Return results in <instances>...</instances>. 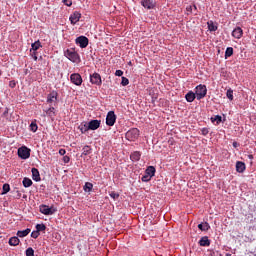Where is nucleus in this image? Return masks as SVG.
Wrapping results in <instances>:
<instances>
[{
	"mask_svg": "<svg viewBox=\"0 0 256 256\" xmlns=\"http://www.w3.org/2000/svg\"><path fill=\"white\" fill-rule=\"evenodd\" d=\"M64 56L69 59L72 63H80L81 57L74 49H67L64 51Z\"/></svg>",
	"mask_w": 256,
	"mask_h": 256,
	"instance_id": "obj_1",
	"label": "nucleus"
},
{
	"mask_svg": "<svg viewBox=\"0 0 256 256\" xmlns=\"http://www.w3.org/2000/svg\"><path fill=\"white\" fill-rule=\"evenodd\" d=\"M194 94L196 95V99L198 101H201V99H204V97H206L207 95V86L203 84L196 86V90Z\"/></svg>",
	"mask_w": 256,
	"mask_h": 256,
	"instance_id": "obj_2",
	"label": "nucleus"
},
{
	"mask_svg": "<svg viewBox=\"0 0 256 256\" xmlns=\"http://www.w3.org/2000/svg\"><path fill=\"white\" fill-rule=\"evenodd\" d=\"M155 171L154 166H149L145 171V175L142 176L141 181H143V183L149 182L151 178L155 177Z\"/></svg>",
	"mask_w": 256,
	"mask_h": 256,
	"instance_id": "obj_3",
	"label": "nucleus"
},
{
	"mask_svg": "<svg viewBox=\"0 0 256 256\" xmlns=\"http://www.w3.org/2000/svg\"><path fill=\"white\" fill-rule=\"evenodd\" d=\"M126 139L128 141H137L139 139V129L132 128L126 132Z\"/></svg>",
	"mask_w": 256,
	"mask_h": 256,
	"instance_id": "obj_4",
	"label": "nucleus"
},
{
	"mask_svg": "<svg viewBox=\"0 0 256 256\" xmlns=\"http://www.w3.org/2000/svg\"><path fill=\"white\" fill-rule=\"evenodd\" d=\"M18 156L20 159H29L31 157V149L26 146H22L18 149Z\"/></svg>",
	"mask_w": 256,
	"mask_h": 256,
	"instance_id": "obj_5",
	"label": "nucleus"
},
{
	"mask_svg": "<svg viewBox=\"0 0 256 256\" xmlns=\"http://www.w3.org/2000/svg\"><path fill=\"white\" fill-rule=\"evenodd\" d=\"M70 81L73 83V85H77V87H81L83 84V78L81 77V74L79 73H73L70 75Z\"/></svg>",
	"mask_w": 256,
	"mask_h": 256,
	"instance_id": "obj_6",
	"label": "nucleus"
},
{
	"mask_svg": "<svg viewBox=\"0 0 256 256\" xmlns=\"http://www.w3.org/2000/svg\"><path fill=\"white\" fill-rule=\"evenodd\" d=\"M115 121H117V115H115L114 111H109L106 116V125H108V127H113Z\"/></svg>",
	"mask_w": 256,
	"mask_h": 256,
	"instance_id": "obj_7",
	"label": "nucleus"
},
{
	"mask_svg": "<svg viewBox=\"0 0 256 256\" xmlns=\"http://www.w3.org/2000/svg\"><path fill=\"white\" fill-rule=\"evenodd\" d=\"M75 41H76V45H79L81 49H85L87 45H89V38L85 36L77 37Z\"/></svg>",
	"mask_w": 256,
	"mask_h": 256,
	"instance_id": "obj_8",
	"label": "nucleus"
},
{
	"mask_svg": "<svg viewBox=\"0 0 256 256\" xmlns=\"http://www.w3.org/2000/svg\"><path fill=\"white\" fill-rule=\"evenodd\" d=\"M56 212H57V209L53 207H49L47 205L40 206V213H42L43 215H53Z\"/></svg>",
	"mask_w": 256,
	"mask_h": 256,
	"instance_id": "obj_9",
	"label": "nucleus"
},
{
	"mask_svg": "<svg viewBox=\"0 0 256 256\" xmlns=\"http://www.w3.org/2000/svg\"><path fill=\"white\" fill-rule=\"evenodd\" d=\"M90 83H92L93 85H98V87H100V85H102V81H101V75L99 73H94L92 75H90Z\"/></svg>",
	"mask_w": 256,
	"mask_h": 256,
	"instance_id": "obj_10",
	"label": "nucleus"
},
{
	"mask_svg": "<svg viewBox=\"0 0 256 256\" xmlns=\"http://www.w3.org/2000/svg\"><path fill=\"white\" fill-rule=\"evenodd\" d=\"M101 127V120H91L88 123L89 131H97Z\"/></svg>",
	"mask_w": 256,
	"mask_h": 256,
	"instance_id": "obj_11",
	"label": "nucleus"
},
{
	"mask_svg": "<svg viewBox=\"0 0 256 256\" xmlns=\"http://www.w3.org/2000/svg\"><path fill=\"white\" fill-rule=\"evenodd\" d=\"M70 23L72 25H75L76 23H79V20L81 19V13L78 11H75L71 16H70Z\"/></svg>",
	"mask_w": 256,
	"mask_h": 256,
	"instance_id": "obj_12",
	"label": "nucleus"
},
{
	"mask_svg": "<svg viewBox=\"0 0 256 256\" xmlns=\"http://www.w3.org/2000/svg\"><path fill=\"white\" fill-rule=\"evenodd\" d=\"M57 97H59V93H57V91L53 90L47 96V103H55L57 101Z\"/></svg>",
	"mask_w": 256,
	"mask_h": 256,
	"instance_id": "obj_13",
	"label": "nucleus"
},
{
	"mask_svg": "<svg viewBox=\"0 0 256 256\" xmlns=\"http://www.w3.org/2000/svg\"><path fill=\"white\" fill-rule=\"evenodd\" d=\"M141 5L145 9H155V2L153 0H142Z\"/></svg>",
	"mask_w": 256,
	"mask_h": 256,
	"instance_id": "obj_14",
	"label": "nucleus"
},
{
	"mask_svg": "<svg viewBox=\"0 0 256 256\" xmlns=\"http://www.w3.org/2000/svg\"><path fill=\"white\" fill-rule=\"evenodd\" d=\"M232 37H234V39H241V37H243V29H241V27H236L232 31Z\"/></svg>",
	"mask_w": 256,
	"mask_h": 256,
	"instance_id": "obj_15",
	"label": "nucleus"
},
{
	"mask_svg": "<svg viewBox=\"0 0 256 256\" xmlns=\"http://www.w3.org/2000/svg\"><path fill=\"white\" fill-rule=\"evenodd\" d=\"M31 173H32V179H33V181H36V182L41 181V174L39 173V169H37V168H32V169H31Z\"/></svg>",
	"mask_w": 256,
	"mask_h": 256,
	"instance_id": "obj_16",
	"label": "nucleus"
},
{
	"mask_svg": "<svg viewBox=\"0 0 256 256\" xmlns=\"http://www.w3.org/2000/svg\"><path fill=\"white\" fill-rule=\"evenodd\" d=\"M198 243L200 247H209V245H211V240H209V237L203 236Z\"/></svg>",
	"mask_w": 256,
	"mask_h": 256,
	"instance_id": "obj_17",
	"label": "nucleus"
},
{
	"mask_svg": "<svg viewBox=\"0 0 256 256\" xmlns=\"http://www.w3.org/2000/svg\"><path fill=\"white\" fill-rule=\"evenodd\" d=\"M246 169L245 162L237 161L236 162V171L237 173H244Z\"/></svg>",
	"mask_w": 256,
	"mask_h": 256,
	"instance_id": "obj_18",
	"label": "nucleus"
},
{
	"mask_svg": "<svg viewBox=\"0 0 256 256\" xmlns=\"http://www.w3.org/2000/svg\"><path fill=\"white\" fill-rule=\"evenodd\" d=\"M79 131L82 134L87 133V131H89V124L87 122H82L79 126H78Z\"/></svg>",
	"mask_w": 256,
	"mask_h": 256,
	"instance_id": "obj_19",
	"label": "nucleus"
},
{
	"mask_svg": "<svg viewBox=\"0 0 256 256\" xmlns=\"http://www.w3.org/2000/svg\"><path fill=\"white\" fill-rule=\"evenodd\" d=\"M9 245L11 246V247H17V245H19V243H21V240H19V237H17V236H14V237H11L10 239H9Z\"/></svg>",
	"mask_w": 256,
	"mask_h": 256,
	"instance_id": "obj_20",
	"label": "nucleus"
},
{
	"mask_svg": "<svg viewBox=\"0 0 256 256\" xmlns=\"http://www.w3.org/2000/svg\"><path fill=\"white\" fill-rule=\"evenodd\" d=\"M196 97V94L193 93V91H190L186 94L185 99L186 101H188V103H193Z\"/></svg>",
	"mask_w": 256,
	"mask_h": 256,
	"instance_id": "obj_21",
	"label": "nucleus"
},
{
	"mask_svg": "<svg viewBox=\"0 0 256 256\" xmlns=\"http://www.w3.org/2000/svg\"><path fill=\"white\" fill-rule=\"evenodd\" d=\"M29 233H31V229L30 228H27L25 230H19L17 232V237H21V238L27 237V235H29Z\"/></svg>",
	"mask_w": 256,
	"mask_h": 256,
	"instance_id": "obj_22",
	"label": "nucleus"
},
{
	"mask_svg": "<svg viewBox=\"0 0 256 256\" xmlns=\"http://www.w3.org/2000/svg\"><path fill=\"white\" fill-rule=\"evenodd\" d=\"M131 161H139L141 159V152L135 151L130 155Z\"/></svg>",
	"mask_w": 256,
	"mask_h": 256,
	"instance_id": "obj_23",
	"label": "nucleus"
},
{
	"mask_svg": "<svg viewBox=\"0 0 256 256\" xmlns=\"http://www.w3.org/2000/svg\"><path fill=\"white\" fill-rule=\"evenodd\" d=\"M39 49H41V42L38 40V41L32 43L30 52L31 51H39Z\"/></svg>",
	"mask_w": 256,
	"mask_h": 256,
	"instance_id": "obj_24",
	"label": "nucleus"
},
{
	"mask_svg": "<svg viewBox=\"0 0 256 256\" xmlns=\"http://www.w3.org/2000/svg\"><path fill=\"white\" fill-rule=\"evenodd\" d=\"M92 151L93 149H91V146L86 145L82 148V155H85V156L91 155Z\"/></svg>",
	"mask_w": 256,
	"mask_h": 256,
	"instance_id": "obj_25",
	"label": "nucleus"
},
{
	"mask_svg": "<svg viewBox=\"0 0 256 256\" xmlns=\"http://www.w3.org/2000/svg\"><path fill=\"white\" fill-rule=\"evenodd\" d=\"M198 229H200V231H209L211 226L207 222H204L198 225Z\"/></svg>",
	"mask_w": 256,
	"mask_h": 256,
	"instance_id": "obj_26",
	"label": "nucleus"
},
{
	"mask_svg": "<svg viewBox=\"0 0 256 256\" xmlns=\"http://www.w3.org/2000/svg\"><path fill=\"white\" fill-rule=\"evenodd\" d=\"M223 121V117L220 115H216L214 117H211V122L216 123V125H220V123Z\"/></svg>",
	"mask_w": 256,
	"mask_h": 256,
	"instance_id": "obj_27",
	"label": "nucleus"
},
{
	"mask_svg": "<svg viewBox=\"0 0 256 256\" xmlns=\"http://www.w3.org/2000/svg\"><path fill=\"white\" fill-rule=\"evenodd\" d=\"M84 191L86 193H91V191H93V184L90 182H86L84 185Z\"/></svg>",
	"mask_w": 256,
	"mask_h": 256,
	"instance_id": "obj_28",
	"label": "nucleus"
},
{
	"mask_svg": "<svg viewBox=\"0 0 256 256\" xmlns=\"http://www.w3.org/2000/svg\"><path fill=\"white\" fill-rule=\"evenodd\" d=\"M22 184L23 187H31V185H33V181L30 178H24Z\"/></svg>",
	"mask_w": 256,
	"mask_h": 256,
	"instance_id": "obj_29",
	"label": "nucleus"
},
{
	"mask_svg": "<svg viewBox=\"0 0 256 256\" xmlns=\"http://www.w3.org/2000/svg\"><path fill=\"white\" fill-rule=\"evenodd\" d=\"M46 115H48V117H55V107H50L48 110H46Z\"/></svg>",
	"mask_w": 256,
	"mask_h": 256,
	"instance_id": "obj_30",
	"label": "nucleus"
},
{
	"mask_svg": "<svg viewBox=\"0 0 256 256\" xmlns=\"http://www.w3.org/2000/svg\"><path fill=\"white\" fill-rule=\"evenodd\" d=\"M3 191H2V195H7V193H9V191H11V186H9V184H4L2 187Z\"/></svg>",
	"mask_w": 256,
	"mask_h": 256,
	"instance_id": "obj_31",
	"label": "nucleus"
},
{
	"mask_svg": "<svg viewBox=\"0 0 256 256\" xmlns=\"http://www.w3.org/2000/svg\"><path fill=\"white\" fill-rule=\"evenodd\" d=\"M233 55V47H228L225 51V59H228V57H231Z\"/></svg>",
	"mask_w": 256,
	"mask_h": 256,
	"instance_id": "obj_32",
	"label": "nucleus"
},
{
	"mask_svg": "<svg viewBox=\"0 0 256 256\" xmlns=\"http://www.w3.org/2000/svg\"><path fill=\"white\" fill-rule=\"evenodd\" d=\"M46 229H47V226H45V224L36 225V231H38V233H41V231H45Z\"/></svg>",
	"mask_w": 256,
	"mask_h": 256,
	"instance_id": "obj_33",
	"label": "nucleus"
},
{
	"mask_svg": "<svg viewBox=\"0 0 256 256\" xmlns=\"http://www.w3.org/2000/svg\"><path fill=\"white\" fill-rule=\"evenodd\" d=\"M39 129V127L37 126V123L35 122H32L30 124V130L33 132V133H37V130Z\"/></svg>",
	"mask_w": 256,
	"mask_h": 256,
	"instance_id": "obj_34",
	"label": "nucleus"
},
{
	"mask_svg": "<svg viewBox=\"0 0 256 256\" xmlns=\"http://www.w3.org/2000/svg\"><path fill=\"white\" fill-rule=\"evenodd\" d=\"M209 31H217V26L213 23V21L208 22Z\"/></svg>",
	"mask_w": 256,
	"mask_h": 256,
	"instance_id": "obj_35",
	"label": "nucleus"
},
{
	"mask_svg": "<svg viewBox=\"0 0 256 256\" xmlns=\"http://www.w3.org/2000/svg\"><path fill=\"white\" fill-rule=\"evenodd\" d=\"M226 97H228V99L230 101H233V89L229 88L226 92Z\"/></svg>",
	"mask_w": 256,
	"mask_h": 256,
	"instance_id": "obj_36",
	"label": "nucleus"
},
{
	"mask_svg": "<svg viewBox=\"0 0 256 256\" xmlns=\"http://www.w3.org/2000/svg\"><path fill=\"white\" fill-rule=\"evenodd\" d=\"M26 256H35V250H33L31 247L26 249Z\"/></svg>",
	"mask_w": 256,
	"mask_h": 256,
	"instance_id": "obj_37",
	"label": "nucleus"
},
{
	"mask_svg": "<svg viewBox=\"0 0 256 256\" xmlns=\"http://www.w3.org/2000/svg\"><path fill=\"white\" fill-rule=\"evenodd\" d=\"M121 85L127 87V85H129V79L127 77H122Z\"/></svg>",
	"mask_w": 256,
	"mask_h": 256,
	"instance_id": "obj_38",
	"label": "nucleus"
},
{
	"mask_svg": "<svg viewBox=\"0 0 256 256\" xmlns=\"http://www.w3.org/2000/svg\"><path fill=\"white\" fill-rule=\"evenodd\" d=\"M110 197H111L112 199H114V201H117V199H119V193H117V192H115V191H112V192L110 193Z\"/></svg>",
	"mask_w": 256,
	"mask_h": 256,
	"instance_id": "obj_39",
	"label": "nucleus"
},
{
	"mask_svg": "<svg viewBox=\"0 0 256 256\" xmlns=\"http://www.w3.org/2000/svg\"><path fill=\"white\" fill-rule=\"evenodd\" d=\"M40 233L39 231L35 230L31 233L32 239H37L39 237Z\"/></svg>",
	"mask_w": 256,
	"mask_h": 256,
	"instance_id": "obj_40",
	"label": "nucleus"
},
{
	"mask_svg": "<svg viewBox=\"0 0 256 256\" xmlns=\"http://www.w3.org/2000/svg\"><path fill=\"white\" fill-rule=\"evenodd\" d=\"M201 133H202V135H204V137L209 135V128H202Z\"/></svg>",
	"mask_w": 256,
	"mask_h": 256,
	"instance_id": "obj_41",
	"label": "nucleus"
},
{
	"mask_svg": "<svg viewBox=\"0 0 256 256\" xmlns=\"http://www.w3.org/2000/svg\"><path fill=\"white\" fill-rule=\"evenodd\" d=\"M115 75L116 77H123V70H116Z\"/></svg>",
	"mask_w": 256,
	"mask_h": 256,
	"instance_id": "obj_42",
	"label": "nucleus"
},
{
	"mask_svg": "<svg viewBox=\"0 0 256 256\" xmlns=\"http://www.w3.org/2000/svg\"><path fill=\"white\" fill-rule=\"evenodd\" d=\"M63 3H65L67 5V7H71V5H73V2L68 1V0H63Z\"/></svg>",
	"mask_w": 256,
	"mask_h": 256,
	"instance_id": "obj_43",
	"label": "nucleus"
},
{
	"mask_svg": "<svg viewBox=\"0 0 256 256\" xmlns=\"http://www.w3.org/2000/svg\"><path fill=\"white\" fill-rule=\"evenodd\" d=\"M17 86V83H15V81H10L9 83V87H11L12 89H14V87Z\"/></svg>",
	"mask_w": 256,
	"mask_h": 256,
	"instance_id": "obj_44",
	"label": "nucleus"
},
{
	"mask_svg": "<svg viewBox=\"0 0 256 256\" xmlns=\"http://www.w3.org/2000/svg\"><path fill=\"white\" fill-rule=\"evenodd\" d=\"M63 161L64 163H69V161H71V158H69V156H64Z\"/></svg>",
	"mask_w": 256,
	"mask_h": 256,
	"instance_id": "obj_45",
	"label": "nucleus"
},
{
	"mask_svg": "<svg viewBox=\"0 0 256 256\" xmlns=\"http://www.w3.org/2000/svg\"><path fill=\"white\" fill-rule=\"evenodd\" d=\"M186 11H188V13H193V6H187Z\"/></svg>",
	"mask_w": 256,
	"mask_h": 256,
	"instance_id": "obj_46",
	"label": "nucleus"
},
{
	"mask_svg": "<svg viewBox=\"0 0 256 256\" xmlns=\"http://www.w3.org/2000/svg\"><path fill=\"white\" fill-rule=\"evenodd\" d=\"M65 153H67V151L65 149H60L59 150V155H65Z\"/></svg>",
	"mask_w": 256,
	"mask_h": 256,
	"instance_id": "obj_47",
	"label": "nucleus"
},
{
	"mask_svg": "<svg viewBox=\"0 0 256 256\" xmlns=\"http://www.w3.org/2000/svg\"><path fill=\"white\" fill-rule=\"evenodd\" d=\"M16 199H21V193L19 192V190L16 191Z\"/></svg>",
	"mask_w": 256,
	"mask_h": 256,
	"instance_id": "obj_48",
	"label": "nucleus"
},
{
	"mask_svg": "<svg viewBox=\"0 0 256 256\" xmlns=\"http://www.w3.org/2000/svg\"><path fill=\"white\" fill-rule=\"evenodd\" d=\"M30 53H31V56H32V57L37 56V51H35V50H32Z\"/></svg>",
	"mask_w": 256,
	"mask_h": 256,
	"instance_id": "obj_49",
	"label": "nucleus"
},
{
	"mask_svg": "<svg viewBox=\"0 0 256 256\" xmlns=\"http://www.w3.org/2000/svg\"><path fill=\"white\" fill-rule=\"evenodd\" d=\"M249 229L252 230V231H256V226L255 225L254 226H250Z\"/></svg>",
	"mask_w": 256,
	"mask_h": 256,
	"instance_id": "obj_50",
	"label": "nucleus"
},
{
	"mask_svg": "<svg viewBox=\"0 0 256 256\" xmlns=\"http://www.w3.org/2000/svg\"><path fill=\"white\" fill-rule=\"evenodd\" d=\"M248 159H250V161H253V155H248Z\"/></svg>",
	"mask_w": 256,
	"mask_h": 256,
	"instance_id": "obj_51",
	"label": "nucleus"
},
{
	"mask_svg": "<svg viewBox=\"0 0 256 256\" xmlns=\"http://www.w3.org/2000/svg\"><path fill=\"white\" fill-rule=\"evenodd\" d=\"M193 9H194V11H197V5H193Z\"/></svg>",
	"mask_w": 256,
	"mask_h": 256,
	"instance_id": "obj_52",
	"label": "nucleus"
},
{
	"mask_svg": "<svg viewBox=\"0 0 256 256\" xmlns=\"http://www.w3.org/2000/svg\"><path fill=\"white\" fill-rule=\"evenodd\" d=\"M34 61H37V55L36 56H32Z\"/></svg>",
	"mask_w": 256,
	"mask_h": 256,
	"instance_id": "obj_53",
	"label": "nucleus"
},
{
	"mask_svg": "<svg viewBox=\"0 0 256 256\" xmlns=\"http://www.w3.org/2000/svg\"><path fill=\"white\" fill-rule=\"evenodd\" d=\"M233 147H237V142H234V143H233Z\"/></svg>",
	"mask_w": 256,
	"mask_h": 256,
	"instance_id": "obj_54",
	"label": "nucleus"
},
{
	"mask_svg": "<svg viewBox=\"0 0 256 256\" xmlns=\"http://www.w3.org/2000/svg\"><path fill=\"white\" fill-rule=\"evenodd\" d=\"M7 113V111L6 112H4V115Z\"/></svg>",
	"mask_w": 256,
	"mask_h": 256,
	"instance_id": "obj_55",
	"label": "nucleus"
}]
</instances>
